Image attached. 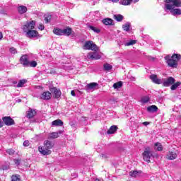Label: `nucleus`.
<instances>
[{"instance_id": "obj_1", "label": "nucleus", "mask_w": 181, "mask_h": 181, "mask_svg": "<svg viewBox=\"0 0 181 181\" xmlns=\"http://www.w3.org/2000/svg\"><path fill=\"white\" fill-rule=\"evenodd\" d=\"M165 11H170L173 16L181 15V8H175L181 7V0H164Z\"/></svg>"}, {"instance_id": "obj_2", "label": "nucleus", "mask_w": 181, "mask_h": 181, "mask_svg": "<svg viewBox=\"0 0 181 181\" xmlns=\"http://www.w3.org/2000/svg\"><path fill=\"white\" fill-rule=\"evenodd\" d=\"M53 146H54V144H53V142L49 140H46L44 141V146H39L38 150L42 155H50V153H52L51 149Z\"/></svg>"}, {"instance_id": "obj_3", "label": "nucleus", "mask_w": 181, "mask_h": 181, "mask_svg": "<svg viewBox=\"0 0 181 181\" xmlns=\"http://www.w3.org/2000/svg\"><path fill=\"white\" fill-rule=\"evenodd\" d=\"M181 58L180 54H174L172 57L168 55L165 57L166 63L169 67L176 68L177 67V62Z\"/></svg>"}, {"instance_id": "obj_4", "label": "nucleus", "mask_w": 181, "mask_h": 181, "mask_svg": "<svg viewBox=\"0 0 181 181\" xmlns=\"http://www.w3.org/2000/svg\"><path fill=\"white\" fill-rule=\"evenodd\" d=\"M35 26H36V21H27L24 25H23L22 30L25 33H27L29 30H33Z\"/></svg>"}, {"instance_id": "obj_5", "label": "nucleus", "mask_w": 181, "mask_h": 181, "mask_svg": "<svg viewBox=\"0 0 181 181\" xmlns=\"http://www.w3.org/2000/svg\"><path fill=\"white\" fill-rule=\"evenodd\" d=\"M84 50H92L93 52H97V45L93 41H86L83 45Z\"/></svg>"}, {"instance_id": "obj_6", "label": "nucleus", "mask_w": 181, "mask_h": 181, "mask_svg": "<svg viewBox=\"0 0 181 181\" xmlns=\"http://www.w3.org/2000/svg\"><path fill=\"white\" fill-rule=\"evenodd\" d=\"M144 160L146 162H151V158H152V151H151V148L147 147L145 148L144 152L143 153Z\"/></svg>"}, {"instance_id": "obj_7", "label": "nucleus", "mask_w": 181, "mask_h": 181, "mask_svg": "<svg viewBox=\"0 0 181 181\" xmlns=\"http://www.w3.org/2000/svg\"><path fill=\"white\" fill-rule=\"evenodd\" d=\"M25 36L30 39H35V37H39V33L35 30H30L25 33Z\"/></svg>"}, {"instance_id": "obj_8", "label": "nucleus", "mask_w": 181, "mask_h": 181, "mask_svg": "<svg viewBox=\"0 0 181 181\" xmlns=\"http://www.w3.org/2000/svg\"><path fill=\"white\" fill-rule=\"evenodd\" d=\"M29 55L25 54L20 58V63L25 67H29Z\"/></svg>"}, {"instance_id": "obj_9", "label": "nucleus", "mask_w": 181, "mask_h": 181, "mask_svg": "<svg viewBox=\"0 0 181 181\" xmlns=\"http://www.w3.org/2000/svg\"><path fill=\"white\" fill-rule=\"evenodd\" d=\"M88 59H91V60H100L101 59V55L97 52H89L87 55Z\"/></svg>"}, {"instance_id": "obj_10", "label": "nucleus", "mask_w": 181, "mask_h": 181, "mask_svg": "<svg viewBox=\"0 0 181 181\" xmlns=\"http://www.w3.org/2000/svg\"><path fill=\"white\" fill-rule=\"evenodd\" d=\"M176 81L173 77H169L168 78L163 81L164 87H169V86H172Z\"/></svg>"}, {"instance_id": "obj_11", "label": "nucleus", "mask_w": 181, "mask_h": 181, "mask_svg": "<svg viewBox=\"0 0 181 181\" xmlns=\"http://www.w3.org/2000/svg\"><path fill=\"white\" fill-rule=\"evenodd\" d=\"M3 122L5 124V125H7L8 127L13 125L15 124V121L13 120V119L11 118V117H3Z\"/></svg>"}, {"instance_id": "obj_12", "label": "nucleus", "mask_w": 181, "mask_h": 181, "mask_svg": "<svg viewBox=\"0 0 181 181\" xmlns=\"http://www.w3.org/2000/svg\"><path fill=\"white\" fill-rule=\"evenodd\" d=\"M150 78L155 84H162L163 83V79L158 78V76L155 74L151 75Z\"/></svg>"}, {"instance_id": "obj_13", "label": "nucleus", "mask_w": 181, "mask_h": 181, "mask_svg": "<svg viewBox=\"0 0 181 181\" xmlns=\"http://www.w3.org/2000/svg\"><path fill=\"white\" fill-rule=\"evenodd\" d=\"M166 158L170 160H173L177 158V154L175 151H169L166 156Z\"/></svg>"}, {"instance_id": "obj_14", "label": "nucleus", "mask_w": 181, "mask_h": 181, "mask_svg": "<svg viewBox=\"0 0 181 181\" xmlns=\"http://www.w3.org/2000/svg\"><path fill=\"white\" fill-rule=\"evenodd\" d=\"M50 91L53 93L55 98H59L62 95V92H60V90L57 89V88H51Z\"/></svg>"}, {"instance_id": "obj_15", "label": "nucleus", "mask_w": 181, "mask_h": 181, "mask_svg": "<svg viewBox=\"0 0 181 181\" xmlns=\"http://www.w3.org/2000/svg\"><path fill=\"white\" fill-rule=\"evenodd\" d=\"M73 31L70 27H66V28L62 29V36H70Z\"/></svg>"}, {"instance_id": "obj_16", "label": "nucleus", "mask_w": 181, "mask_h": 181, "mask_svg": "<svg viewBox=\"0 0 181 181\" xmlns=\"http://www.w3.org/2000/svg\"><path fill=\"white\" fill-rule=\"evenodd\" d=\"M41 98L42 100H50L52 98V93H50L49 91L44 92L41 95Z\"/></svg>"}, {"instance_id": "obj_17", "label": "nucleus", "mask_w": 181, "mask_h": 181, "mask_svg": "<svg viewBox=\"0 0 181 181\" xmlns=\"http://www.w3.org/2000/svg\"><path fill=\"white\" fill-rule=\"evenodd\" d=\"M59 134H63V131H59V132H52L49 134V139H56L59 138Z\"/></svg>"}, {"instance_id": "obj_18", "label": "nucleus", "mask_w": 181, "mask_h": 181, "mask_svg": "<svg viewBox=\"0 0 181 181\" xmlns=\"http://www.w3.org/2000/svg\"><path fill=\"white\" fill-rule=\"evenodd\" d=\"M18 11L20 15H23V13H26V12H28V7L25 6H19L18 7Z\"/></svg>"}, {"instance_id": "obj_19", "label": "nucleus", "mask_w": 181, "mask_h": 181, "mask_svg": "<svg viewBox=\"0 0 181 181\" xmlns=\"http://www.w3.org/2000/svg\"><path fill=\"white\" fill-rule=\"evenodd\" d=\"M35 115H36V111L32 109H30L26 114L27 118H33Z\"/></svg>"}, {"instance_id": "obj_20", "label": "nucleus", "mask_w": 181, "mask_h": 181, "mask_svg": "<svg viewBox=\"0 0 181 181\" xmlns=\"http://www.w3.org/2000/svg\"><path fill=\"white\" fill-rule=\"evenodd\" d=\"M150 98L148 95L142 96L140 103L141 105H145V104H147V103H149Z\"/></svg>"}, {"instance_id": "obj_21", "label": "nucleus", "mask_w": 181, "mask_h": 181, "mask_svg": "<svg viewBox=\"0 0 181 181\" xmlns=\"http://www.w3.org/2000/svg\"><path fill=\"white\" fill-rule=\"evenodd\" d=\"M52 127H63V122L61 119H57L52 122Z\"/></svg>"}, {"instance_id": "obj_22", "label": "nucleus", "mask_w": 181, "mask_h": 181, "mask_svg": "<svg viewBox=\"0 0 181 181\" xmlns=\"http://www.w3.org/2000/svg\"><path fill=\"white\" fill-rule=\"evenodd\" d=\"M117 129H118V127L115 125H113L110 127V129L107 132V134H108V135L111 134H115V132H117Z\"/></svg>"}, {"instance_id": "obj_23", "label": "nucleus", "mask_w": 181, "mask_h": 181, "mask_svg": "<svg viewBox=\"0 0 181 181\" xmlns=\"http://www.w3.org/2000/svg\"><path fill=\"white\" fill-rule=\"evenodd\" d=\"M97 86H98V83H90L86 86V88L88 90H95Z\"/></svg>"}, {"instance_id": "obj_24", "label": "nucleus", "mask_w": 181, "mask_h": 181, "mask_svg": "<svg viewBox=\"0 0 181 181\" xmlns=\"http://www.w3.org/2000/svg\"><path fill=\"white\" fill-rule=\"evenodd\" d=\"M148 112H158V107L156 105H151L147 107Z\"/></svg>"}, {"instance_id": "obj_25", "label": "nucleus", "mask_w": 181, "mask_h": 181, "mask_svg": "<svg viewBox=\"0 0 181 181\" xmlns=\"http://www.w3.org/2000/svg\"><path fill=\"white\" fill-rule=\"evenodd\" d=\"M53 33H54V35H57V36H63V29L54 28L53 30Z\"/></svg>"}, {"instance_id": "obj_26", "label": "nucleus", "mask_w": 181, "mask_h": 181, "mask_svg": "<svg viewBox=\"0 0 181 181\" xmlns=\"http://www.w3.org/2000/svg\"><path fill=\"white\" fill-rule=\"evenodd\" d=\"M154 149L155 151H163V146H162V144L160 143H155L154 144Z\"/></svg>"}, {"instance_id": "obj_27", "label": "nucleus", "mask_w": 181, "mask_h": 181, "mask_svg": "<svg viewBox=\"0 0 181 181\" xmlns=\"http://www.w3.org/2000/svg\"><path fill=\"white\" fill-rule=\"evenodd\" d=\"M88 28L90 30H93V32H95V33H100V32H101V30L100 28L94 27L93 25H88Z\"/></svg>"}, {"instance_id": "obj_28", "label": "nucleus", "mask_w": 181, "mask_h": 181, "mask_svg": "<svg viewBox=\"0 0 181 181\" xmlns=\"http://www.w3.org/2000/svg\"><path fill=\"white\" fill-rule=\"evenodd\" d=\"M103 69L105 71H110L112 69V65L106 63L103 65Z\"/></svg>"}, {"instance_id": "obj_29", "label": "nucleus", "mask_w": 181, "mask_h": 181, "mask_svg": "<svg viewBox=\"0 0 181 181\" xmlns=\"http://www.w3.org/2000/svg\"><path fill=\"white\" fill-rule=\"evenodd\" d=\"M102 22L104 25H112V19L111 18H105L102 21Z\"/></svg>"}, {"instance_id": "obj_30", "label": "nucleus", "mask_w": 181, "mask_h": 181, "mask_svg": "<svg viewBox=\"0 0 181 181\" xmlns=\"http://www.w3.org/2000/svg\"><path fill=\"white\" fill-rule=\"evenodd\" d=\"M131 28V23H126L122 25L123 30H125V32H129V29Z\"/></svg>"}, {"instance_id": "obj_31", "label": "nucleus", "mask_w": 181, "mask_h": 181, "mask_svg": "<svg viewBox=\"0 0 181 181\" xmlns=\"http://www.w3.org/2000/svg\"><path fill=\"white\" fill-rule=\"evenodd\" d=\"M114 19L117 21V22H121L122 19H124V16L121 14H117L114 16Z\"/></svg>"}, {"instance_id": "obj_32", "label": "nucleus", "mask_w": 181, "mask_h": 181, "mask_svg": "<svg viewBox=\"0 0 181 181\" xmlns=\"http://www.w3.org/2000/svg\"><path fill=\"white\" fill-rule=\"evenodd\" d=\"M129 176H131V177H137V176H139V173L138 171H131L129 173Z\"/></svg>"}, {"instance_id": "obj_33", "label": "nucleus", "mask_w": 181, "mask_h": 181, "mask_svg": "<svg viewBox=\"0 0 181 181\" xmlns=\"http://www.w3.org/2000/svg\"><path fill=\"white\" fill-rule=\"evenodd\" d=\"M120 4H121V5H124V6L131 5L132 0H122L120 1Z\"/></svg>"}, {"instance_id": "obj_34", "label": "nucleus", "mask_w": 181, "mask_h": 181, "mask_svg": "<svg viewBox=\"0 0 181 181\" xmlns=\"http://www.w3.org/2000/svg\"><path fill=\"white\" fill-rule=\"evenodd\" d=\"M122 87V82H117L113 84V88L117 89Z\"/></svg>"}, {"instance_id": "obj_35", "label": "nucleus", "mask_w": 181, "mask_h": 181, "mask_svg": "<svg viewBox=\"0 0 181 181\" xmlns=\"http://www.w3.org/2000/svg\"><path fill=\"white\" fill-rule=\"evenodd\" d=\"M37 62L36 61L28 62V67H36Z\"/></svg>"}, {"instance_id": "obj_36", "label": "nucleus", "mask_w": 181, "mask_h": 181, "mask_svg": "<svg viewBox=\"0 0 181 181\" xmlns=\"http://www.w3.org/2000/svg\"><path fill=\"white\" fill-rule=\"evenodd\" d=\"M26 84V80L25 79H22V80H20L18 85H17V87H23V85Z\"/></svg>"}, {"instance_id": "obj_37", "label": "nucleus", "mask_w": 181, "mask_h": 181, "mask_svg": "<svg viewBox=\"0 0 181 181\" xmlns=\"http://www.w3.org/2000/svg\"><path fill=\"white\" fill-rule=\"evenodd\" d=\"M181 83L180 82H177V83H174L172 86L170 87L171 90H176V88H177V87H179V86H180Z\"/></svg>"}, {"instance_id": "obj_38", "label": "nucleus", "mask_w": 181, "mask_h": 181, "mask_svg": "<svg viewBox=\"0 0 181 181\" xmlns=\"http://www.w3.org/2000/svg\"><path fill=\"white\" fill-rule=\"evenodd\" d=\"M136 43V40H131L130 41L124 43V46H132V45H135Z\"/></svg>"}, {"instance_id": "obj_39", "label": "nucleus", "mask_w": 181, "mask_h": 181, "mask_svg": "<svg viewBox=\"0 0 181 181\" xmlns=\"http://www.w3.org/2000/svg\"><path fill=\"white\" fill-rule=\"evenodd\" d=\"M11 181H21V178L18 175H13L11 177Z\"/></svg>"}, {"instance_id": "obj_40", "label": "nucleus", "mask_w": 181, "mask_h": 181, "mask_svg": "<svg viewBox=\"0 0 181 181\" xmlns=\"http://www.w3.org/2000/svg\"><path fill=\"white\" fill-rule=\"evenodd\" d=\"M9 52L11 53V54H16V53H18V50H16V49L13 47L10 48Z\"/></svg>"}, {"instance_id": "obj_41", "label": "nucleus", "mask_w": 181, "mask_h": 181, "mask_svg": "<svg viewBox=\"0 0 181 181\" xmlns=\"http://www.w3.org/2000/svg\"><path fill=\"white\" fill-rule=\"evenodd\" d=\"M6 152L8 155H13L15 153V150H13L12 148H8V149L6 150Z\"/></svg>"}, {"instance_id": "obj_42", "label": "nucleus", "mask_w": 181, "mask_h": 181, "mask_svg": "<svg viewBox=\"0 0 181 181\" xmlns=\"http://www.w3.org/2000/svg\"><path fill=\"white\" fill-rule=\"evenodd\" d=\"M13 162H14L15 165H16V166H18L21 164V160H19V159H14Z\"/></svg>"}, {"instance_id": "obj_43", "label": "nucleus", "mask_w": 181, "mask_h": 181, "mask_svg": "<svg viewBox=\"0 0 181 181\" xmlns=\"http://www.w3.org/2000/svg\"><path fill=\"white\" fill-rule=\"evenodd\" d=\"M50 16H47V17L45 18V21L46 22V23H48V22H50Z\"/></svg>"}, {"instance_id": "obj_44", "label": "nucleus", "mask_w": 181, "mask_h": 181, "mask_svg": "<svg viewBox=\"0 0 181 181\" xmlns=\"http://www.w3.org/2000/svg\"><path fill=\"white\" fill-rule=\"evenodd\" d=\"M38 29H40V30H45V25H43V24H40L38 26Z\"/></svg>"}, {"instance_id": "obj_45", "label": "nucleus", "mask_w": 181, "mask_h": 181, "mask_svg": "<svg viewBox=\"0 0 181 181\" xmlns=\"http://www.w3.org/2000/svg\"><path fill=\"white\" fill-rule=\"evenodd\" d=\"M30 144V143H29V141H25L23 142V146H29Z\"/></svg>"}, {"instance_id": "obj_46", "label": "nucleus", "mask_w": 181, "mask_h": 181, "mask_svg": "<svg viewBox=\"0 0 181 181\" xmlns=\"http://www.w3.org/2000/svg\"><path fill=\"white\" fill-rule=\"evenodd\" d=\"M3 170H9V165H3V168H2Z\"/></svg>"}, {"instance_id": "obj_47", "label": "nucleus", "mask_w": 181, "mask_h": 181, "mask_svg": "<svg viewBox=\"0 0 181 181\" xmlns=\"http://www.w3.org/2000/svg\"><path fill=\"white\" fill-rule=\"evenodd\" d=\"M93 15L94 16H96V18H98V15H100V12L98 11H95L94 13H93Z\"/></svg>"}, {"instance_id": "obj_48", "label": "nucleus", "mask_w": 181, "mask_h": 181, "mask_svg": "<svg viewBox=\"0 0 181 181\" xmlns=\"http://www.w3.org/2000/svg\"><path fill=\"white\" fill-rule=\"evenodd\" d=\"M2 127H4V122L0 119V128H2Z\"/></svg>"}, {"instance_id": "obj_49", "label": "nucleus", "mask_w": 181, "mask_h": 181, "mask_svg": "<svg viewBox=\"0 0 181 181\" xmlns=\"http://www.w3.org/2000/svg\"><path fill=\"white\" fill-rule=\"evenodd\" d=\"M71 94L73 97H76V93L74 92V90H71Z\"/></svg>"}, {"instance_id": "obj_50", "label": "nucleus", "mask_w": 181, "mask_h": 181, "mask_svg": "<svg viewBox=\"0 0 181 181\" xmlns=\"http://www.w3.org/2000/svg\"><path fill=\"white\" fill-rule=\"evenodd\" d=\"M4 35H2V32L0 31V40H2Z\"/></svg>"}, {"instance_id": "obj_51", "label": "nucleus", "mask_w": 181, "mask_h": 181, "mask_svg": "<svg viewBox=\"0 0 181 181\" xmlns=\"http://www.w3.org/2000/svg\"><path fill=\"white\" fill-rule=\"evenodd\" d=\"M143 125H149V122H143Z\"/></svg>"}, {"instance_id": "obj_52", "label": "nucleus", "mask_w": 181, "mask_h": 181, "mask_svg": "<svg viewBox=\"0 0 181 181\" xmlns=\"http://www.w3.org/2000/svg\"><path fill=\"white\" fill-rule=\"evenodd\" d=\"M109 1H111L113 2V3H117V2H118L119 0H109Z\"/></svg>"}, {"instance_id": "obj_53", "label": "nucleus", "mask_w": 181, "mask_h": 181, "mask_svg": "<svg viewBox=\"0 0 181 181\" xmlns=\"http://www.w3.org/2000/svg\"><path fill=\"white\" fill-rule=\"evenodd\" d=\"M139 0H132V2H134V4H136Z\"/></svg>"}, {"instance_id": "obj_54", "label": "nucleus", "mask_w": 181, "mask_h": 181, "mask_svg": "<svg viewBox=\"0 0 181 181\" xmlns=\"http://www.w3.org/2000/svg\"><path fill=\"white\" fill-rule=\"evenodd\" d=\"M102 157L103 158H107V156H105L104 154H102Z\"/></svg>"}, {"instance_id": "obj_55", "label": "nucleus", "mask_w": 181, "mask_h": 181, "mask_svg": "<svg viewBox=\"0 0 181 181\" xmlns=\"http://www.w3.org/2000/svg\"><path fill=\"white\" fill-rule=\"evenodd\" d=\"M18 103H21V100H18Z\"/></svg>"}]
</instances>
